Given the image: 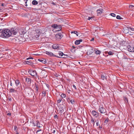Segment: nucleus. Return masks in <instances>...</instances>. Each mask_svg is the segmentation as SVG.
<instances>
[{"label": "nucleus", "instance_id": "f257e3e1", "mask_svg": "<svg viewBox=\"0 0 134 134\" xmlns=\"http://www.w3.org/2000/svg\"><path fill=\"white\" fill-rule=\"evenodd\" d=\"M2 35L4 37L8 38L11 35V31L9 30H5L2 31Z\"/></svg>", "mask_w": 134, "mask_h": 134}, {"label": "nucleus", "instance_id": "f03ea898", "mask_svg": "<svg viewBox=\"0 0 134 134\" xmlns=\"http://www.w3.org/2000/svg\"><path fill=\"white\" fill-rule=\"evenodd\" d=\"M28 72L32 76H36L37 75V73L35 70H29Z\"/></svg>", "mask_w": 134, "mask_h": 134}, {"label": "nucleus", "instance_id": "7ed1b4c3", "mask_svg": "<svg viewBox=\"0 0 134 134\" xmlns=\"http://www.w3.org/2000/svg\"><path fill=\"white\" fill-rule=\"evenodd\" d=\"M98 110L100 113H105L106 112L105 109L102 107L99 106Z\"/></svg>", "mask_w": 134, "mask_h": 134}, {"label": "nucleus", "instance_id": "20e7f679", "mask_svg": "<svg viewBox=\"0 0 134 134\" xmlns=\"http://www.w3.org/2000/svg\"><path fill=\"white\" fill-rule=\"evenodd\" d=\"M46 53L51 57L55 56L56 57L60 58V57H59L55 55L54 54H53L51 52H49L48 51H46Z\"/></svg>", "mask_w": 134, "mask_h": 134}, {"label": "nucleus", "instance_id": "39448f33", "mask_svg": "<svg viewBox=\"0 0 134 134\" xmlns=\"http://www.w3.org/2000/svg\"><path fill=\"white\" fill-rule=\"evenodd\" d=\"M10 31H11V35L13 34L14 35H15L18 32V30L17 29H14L13 28L11 29Z\"/></svg>", "mask_w": 134, "mask_h": 134}, {"label": "nucleus", "instance_id": "423d86ee", "mask_svg": "<svg viewBox=\"0 0 134 134\" xmlns=\"http://www.w3.org/2000/svg\"><path fill=\"white\" fill-rule=\"evenodd\" d=\"M57 22L58 23H61L64 21V19L63 18H57L56 19Z\"/></svg>", "mask_w": 134, "mask_h": 134}, {"label": "nucleus", "instance_id": "0eeeda50", "mask_svg": "<svg viewBox=\"0 0 134 134\" xmlns=\"http://www.w3.org/2000/svg\"><path fill=\"white\" fill-rule=\"evenodd\" d=\"M56 36L58 39H61L63 37L62 35L60 33L57 34L56 35Z\"/></svg>", "mask_w": 134, "mask_h": 134}, {"label": "nucleus", "instance_id": "6e6552de", "mask_svg": "<svg viewBox=\"0 0 134 134\" xmlns=\"http://www.w3.org/2000/svg\"><path fill=\"white\" fill-rule=\"evenodd\" d=\"M59 46L57 44H54L52 46V48L54 49H57L59 48Z\"/></svg>", "mask_w": 134, "mask_h": 134}, {"label": "nucleus", "instance_id": "1a4fd4ad", "mask_svg": "<svg viewBox=\"0 0 134 134\" xmlns=\"http://www.w3.org/2000/svg\"><path fill=\"white\" fill-rule=\"evenodd\" d=\"M31 79L29 77H26V81L29 84H30L31 83Z\"/></svg>", "mask_w": 134, "mask_h": 134}, {"label": "nucleus", "instance_id": "9d476101", "mask_svg": "<svg viewBox=\"0 0 134 134\" xmlns=\"http://www.w3.org/2000/svg\"><path fill=\"white\" fill-rule=\"evenodd\" d=\"M82 41V39H80L78 40H77L75 41V44L76 45H78L80 44L81 42Z\"/></svg>", "mask_w": 134, "mask_h": 134}, {"label": "nucleus", "instance_id": "9b49d317", "mask_svg": "<svg viewBox=\"0 0 134 134\" xmlns=\"http://www.w3.org/2000/svg\"><path fill=\"white\" fill-rule=\"evenodd\" d=\"M103 9H100L97 10V14L98 15L101 14L102 13Z\"/></svg>", "mask_w": 134, "mask_h": 134}, {"label": "nucleus", "instance_id": "f8f14e48", "mask_svg": "<svg viewBox=\"0 0 134 134\" xmlns=\"http://www.w3.org/2000/svg\"><path fill=\"white\" fill-rule=\"evenodd\" d=\"M10 92L11 93H16L17 90L13 88H11L9 89Z\"/></svg>", "mask_w": 134, "mask_h": 134}, {"label": "nucleus", "instance_id": "ddd939ff", "mask_svg": "<svg viewBox=\"0 0 134 134\" xmlns=\"http://www.w3.org/2000/svg\"><path fill=\"white\" fill-rule=\"evenodd\" d=\"M101 78L103 80H104V79H105L107 80V76H106L105 75V74H102L101 75Z\"/></svg>", "mask_w": 134, "mask_h": 134}, {"label": "nucleus", "instance_id": "4468645a", "mask_svg": "<svg viewBox=\"0 0 134 134\" xmlns=\"http://www.w3.org/2000/svg\"><path fill=\"white\" fill-rule=\"evenodd\" d=\"M133 47H131L130 46H129L127 47V48L129 51L131 52H133Z\"/></svg>", "mask_w": 134, "mask_h": 134}, {"label": "nucleus", "instance_id": "2eb2a0df", "mask_svg": "<svg viewBox=\"0 0 134 134\" xmlns=\"http://www.w3.org/2000/svg\"><path fill=\"white\" fill-rule=\"evenodd\" d=\"M93 52V49L92 48H91L90 49L88 50L87 53H89V54H91Z\"/></svg>", "mask_w": 134, "mask_h": 134}, {"label": "nucleus", "instance_id": "dca6fc26", "mask_svg": "<svg viewBox=\"0 0 134 134\" xmlns=\"http://www.w3.org/2000/svg\"><path fill=\"white\" fill-rule=\"evenodd\" d=\"M92 114L94 116L98 115V113H97L96 111L94 110H93L92 111Z\"/></svg>", "mask_w": 134, "mask_h": 134}, {"label": "nucleus", "instance_id": "f3484780", "mask_svg": "<svg viewBox=\"0 0 134 134\" xmlns=\"http://www.w3.org/2000/svg\"><path fill=\"white\" fill-rule=\"evenodd\" d=\"M95 53L96 54H99L101 53V52L99 50H95Z\"/></svg>", "mask_w": 134, "mask_h": 134}, {"label": "nucleus", "instance_id": "a211bd4d", "mask_svg": "<svg viewBox=\"0 0 134 134\" xmlns=\"http://www.w3.org/2000/svg\"><path fill=\"white\" fill-rule=\"evenodd\" d=\"M36 126H37V127H41L40 126V124L39 122L38 121H36Z\"/></svg>", "mask_w": 134, "mask_h": 134}, {"label": "nucleus", "instance_id": "6ab92c4d", "mask_svg": "<svg viewBox=\"0 0 134 134\" xmlns=\"http://www.w3.org/2000/svg\"><path fill=\"white\" fill-rule=\"evenodd\" d=\"M38 2L36 0H33L32 2V3L34 5H36L38 4Z\"/></svg>", "mask_w": 134, "mask_h": 134}, {"label": "nucleus", "instance_id": "aec40b11", "mask_svg": "<svg viewBox=\"0 0 134 134\" xmlns=\"http://www.w3.org/2000/svg\"><path fill=\"white\" fill-rule=\"evenodd\" d=\"M38 60L44 64H45L46 62V60L44 59H38Z\"/></svg>", "mask_w": 134, "mask_h": 134}, {"label": "nucleus", "instance_id": "412c9836", "mask_svg": "<svg viewBox=\"0 0 134 134\" xmlns=\"http://www.w3.org/2000/svg\"><path fill=\"white\" fill-rule=\"evenodd\" d=\"M26 63L27 64L31 65L32 64V63L30 61H27L26 62Z\"/></svg>", "mask_w": 134, "mask_h": 134}, {"label": "nucleus", "instance_id": "4be33fe9", "mask_svg": "<svg viewBox=\"0 0 134 134\" xmlns=\"http://www.w3.org/2000/svg\"><path fill=\"white\" fill-rule=\"evenodd\" d=\"M58 54L59 56L62 57L64 55V54L62 52L60 51L59 52Z\"/></svg>", "mask_w": 134, "mask_h": 134}, {"label": "nucleus", "instance_id": "5701e85b", "mask_svg": "<svg viewBox=\"0 0 134 134\" xmlns=\"http://www.w3.org/2000/svg\"><path fill=\"white\" fill-rule=\"evenodd\" d=\"M58 27L56 26V28L55 29H57V30L59 31L61 30V26L60 25H58Z\"/></svg>", "mask_w": 134, "mask_h": 134}, {"label": "nucleus", "instance_id": "b1692460", "mask_svg": "<svg viewBox=\"0 0 134 134\" xmlns=\"http://www.w3.org/2000/svg\"><path fill=\"white\" fill-rule=\"evenodd\" d=\"M129 9H131L133 10L134 9V5H129Z\"/></svg>", "mask_w": 134, "mask_h": 134}, {"label": "nucleus", "instance_id": "393cba45", "mask_svg": "<svg viewBox=\"0 0 134 134\" xmlns=\"http://www.w3.org/2000/svg\"><path fill=\"white\" fill-rule=\"evenodd\" d=\"M19 83V81L18 80H16L15 81V83L16 86H18Z\"/></svg>", "mask_w": 134, "mask_h": 134}, {"label": "nucleus", "instance_id": "a878e982", "mask_svg": "<svg viewBox=\"0 0 134 134\" xmlns=\"http://www.w3.org/2000/svg\"><path fill=\"white\" fill-rule=\"evenodd\" d=\"M71 33L72 34L74 33V34H76L77 36H78V32L77 31H72L71 32Z\"/></svg>", "mask_w": 134, "mask_h": 134}, {"label": "nucleus", "instance_id": "bb28decb", "mask_svg": "<svg viewBox=\"0 0 134 134\" xmlns=\"http://www.w3.org/2000/svg\"><path fill=\"white\" fill-rule=\"evenodd\" d=\"M35 87H36L35 88V90L36 91V92H38V86L36 85V84H35Z\"/></svg>", "mask_w": 134, "mask_h": 134}, {"label": "nucleus", "instance_id": "cd10ccee", "mask_svg": "<svg viewBox=\"0 0 134 134\" xmlns=\"http://www.w3.org/2000/svg\"><path fill=\"white\" fill-rule=\"evenodd\" d=\"M56 26L57 27H58V25H56V24H53V25H52V27H53V28H54L55 29H56Z\"/></svg>", "mask_w": 134, "mask_h": 134}, {"label": "nucleus", "instance_id": "c85d7f7f", "mask_svg": "<svg viewBox=\"0 0 134 134\" xmlns=\"http://www.w3.org/2000/svg\"><path fill=\"white\" fill-rule=\"evenodd\" d=\"M66 95L64 94H61L60 96L62 98H64L66 97Z\"/></svg>", "mask_w": 134, "mask_h": 134}, {"label": "nucleus", "instance_id": "c756f323", "mask_svg": "<svg viewBox=\"0 0 134 134\" xmlns=\"http://www.w3.org/2000/svg\"><path fill=\"white\" fill-rule=\"evenodd\" d=\"M110 15L113 17H115L116 16L115 14L113 13H110Z\"/></svg>", "mask_w": 134, "mask_h": 134}, {"label": "nucleus", "instance_id": "7c9ffc66", "mask_svg": "<svg viewBox=\"0 0 134 134\" xmlns=\"http://www.w3.org/2000/svg\"><path fill=\"white\" fill-rule=\"evenodd\" d=\"M116 18L117 19H121V18L119 15H117L116 16Z\"/></svg>", "mask_w": 134, "mask_h": 134}, {"label": "nucleus", "instance_id": "2f4dec72", "mask_svg": "<svg viewBox=\"0 0 134 134\" xmlns=\"http://www.w3.org/2000/svg\"><path fill=\"white\" fill-rule=\"evenodd\" d=\"M70 102L72 104H73L74 103V101L73 100H70Z\"/></svg>", "mask_w": 134, "mask_h": 134}, {"label": "nucleus", "instance_id": "473e14b6", "mask_svg": "<svg viewBox=\"0 0 134 134\" xmlns=\"http://www.w3.org/2000/svg\"><path fill=\"white\" fill-rule=\"evenodd\" d=\"M124 100L126 103L128 102V99L126 98H125Z\"/></svg>", "mask_w": 134, "mask_h": 134}, {"label": "nucleus", "instance_id": "72a5a7b5", "mask_svg": "<svg viewBox=\"0 0 134 134\" xmlns=\"http://www.w3.org/2000/svg\"><path fill=\"white\" fill-rule=\"evenodd\" d=\"M108 54H109V55H111L113 54V53H112V52L111 51L108 52Z\"/></svg>", "mask_w": 134, "mask_h": 134}, {"label": "nucleus", "instance_id": "f704fd0d", "mask_svg": "<svg viewBox=\"0 0 134 134\" xmlns=\"http://www.w3.org/2000/svg\"><path fill=\"white\" fill-rule=\"evenodd\" d=\"M63 56H65L66 57H62V58H65L67 57L68 56V55L67 54H64Z\"/></svg>", "mask_w": 134, "mask_h": 134}, {"label": "nucleus", "instance_id": "c9c22d12", "mask_svg": "<svg viewBox=\"0 0 134 134\" xmlns=\"http://www.w3.org/2000/svg\"><path fill=\"white\" fill-rule=\"evenodd\" d=\"M42 93L44 95H43V97H44L46 96V93L45 92L43 91L42 92Z\"/></svg>", "mask_w": 134, "mask_h": 134}, {"label": "nucleus", "instance_id": "e433bc0d", "mask_svg": "<svg viewBox=\"0 0 134 134\" xmlns=\"http://www.w3.org/2000/svg\"><path fill=\"white\" fill-rule=\"evenodd\" d=\"M91 122L92 123H93V125H94V122H95L94 120L92 119L91 120Z\"/></svg>", "mask_w": 134, "mask_h": 134}, {"label": "nucleus", "instance_id": "4c0bfd02", "mask_svg": "<svg viewBox=\"0 0 134 134\" xmlns=\"http://www.w3.org/2000/svg\"><path fill=\"white\" fill-rule=\"evenodd\" d=\"M14 130L15 131H16V130H17V127L15 126L14 127Z\"/></svg>", "mask_w": 134, "mask_h": 134}, {"label": "nucleus", "instance_id": "58836bf2", "mask_svg": "<svg viewBox=\"0 0 134 134\" xmlns=\"http://www.w3.org/2000/svg\"><path fill=\"white\" fill-rule=\"evenodd\" d=\"M126 28L128 30H130L131 29V27H127Z\"/></svg>", "mask_w": 134, "mask_h": 134}, {"label": "nucleus", "instance_id": "ea45409f", "mask_svg": "<svg viewBox=\"0 0 134 134\" xmlns=\"http://www.w3.org/2000/svg\"><path fill=\"white\" fill-rule=\"evenodd\" d=\"M93 17H89L88 18V19L90 20V19H93Z\"/></svg>", "mask_w": 134, "mask_h": 134}, {"label": "nucleus", "instance_id": "a19ab883", "mask_svg": "<svg viewBox=\"0 0 134 134\" xmlns=\"http://www.w3.org/2000/svg\"><path fill=\"white\" fill-rule=\"evenodd\" d=\"M32 124H33L34 126H36V123H35L34 122H33Z\"/></svg>", "mask_w": 134, "mask_h": 134}, {"label": "nucleus", "instance_id": "79ce46f5", "mask_svg": "<svg viewBox=\"0 0 134 134\" xmlns=\"http://www.w3.org/2000/svg\"><path fill=\"white\" fill-rule=\"evenodd\" d=\"M61 101V100L59 99L58 100H57V102L58 103H59Z\"/></svg>", "mask_w": 134, "mask_h": 134}, {"label": "nucleus", "instance_id": "37998d69", "mask_svg": "<svg viewBox=\"0 0 134 134\" xmlns=\"http://www.w3.org/2000/svg\"><path fill=\"white\" fill-rule=\"evenodd\" d=\"M54 117L55 118H58V116L57 115H54Z\"/></svg>", "mask_w": 134, "mask_h": 134}, {"label": "nucleus", "instance_id": "c03bdc74", "mask_svg": "<svg viewBox=\"0 0 134 134\" xmlns=\"http://www.w3.org/2000/svg\"><path fill=\"white\" fill-rule=\"evenodd\" d=\"M72 86L75 89H76V87L74 85H72Z\"/></svg>", "mask_w": 134, "mask_h": 134}, {"label": "nucleus", "instance_id": "a18cd8bd", "mask_svg": "<svg viewBox=\"0 0 134 134\" xmlns=\"http://www.w3.org/2000/svg\"><path fill=\"white\" fill-rule=\"evenodd\" d=\"M108 122V120L107 119H106L104 121L105 123H106L107 124Z\"/></svg>", "mask_w": 134, "mask_h": 134}, {"label": "nucleus", "instance_id": "49530a36", "mask_svg": "<svg viewBox=\"0 0 134 134\" xmlns=\"http://www.w3.org/2000/svg\"><path fill=\"white\" fill-rule=\"evenodd\" d=\"M130 30L132 31H134V28H131Z\"/></svg>", "mask_w": 134, "mask_h": 134}, {"label": "nucleus", "instance_id": "de8ad7c7", "mask_svg": "<svg viewBox=\"0 0 134 134\" xmlns=\"http://www.w3.org/2000/svg\"><path fill=\"white\" fill-rule=\"evenodd\" d=\"M99 125V122H98L96 123V125L97 126H98V125Z\"/></svg>", "mask_w": 134, "mask_h": 134}, {"label": "nucleus", "instance_id": "09e8293b", "mask_svg": "<svg viewBox=\"0 0 134 134\" xmlns=\"http://www.w3.org/2000/svg\"><path fill=\"white\" fill-rule=\"evenodd\" d=\"M55 132V130H53L52 132V133H54Z\"/></svg>", "mask_w": 134, "mask_h": 134}, {"label": "nucleus", "instance_id": "8fccbe9b", "mask_svg": "<svg viewBox=\"0 0 134 134\" xmlns=\"http://www.w3.org/2000/svg\"><path fill=\"white\" fill-rule=\"evenodd\" d=\"M94 40V38H92L91 40V41H93Z\"/></svg>", "mask_w": 134, "mask_h": 134}, {"label": "nucleus", "instance_id": "3c124183", "mask_svg": "<svg viewBox=\"0 0 134 134\" xmlns=\"http://www.w3.org/2000/svg\"><path fill=\"white\" fill-rule=\"evenodd\" d=\"M70 100L69 98L67 99V100L68 102H69V100Z\"/></svg>", "mask_w": 134, "mask_h": 134}, {"label": "nucleus", "instance_id": "603ef678", "mask_svg": "<svg viewBox=\"0 0 134 134\" xmlns=\"http://www.w3.org/2000/svg\"><path fill=\"white\" fill-rule=\"evenodd\" d=\"M29 58H30V59H33V58L32 57H29Z\"/></svg>", "mask_w": 134, "mask_h": 134}, {"label": "nucleus", "instance_id": "864d4df0", "mask_svg": "<svg viewBox=\"0 0 134 134\" xmlns=\"http://www.w3.org/2000/svg\"><path fill=\"white\" fill-rule=\"evenodd\" d=\"M1 5L2 6H4V4L3 3H2V4H1Z\"/></svg>", "mask_w": 134, "mask_h": 134}, {"label": "nucleus", "instance_id": "5fc2aeb1", "mask_svg": "<svg viewBox=\"0 0 134 134\" xmlns=\"http://www.w3.org/2000/svg\"><path fill=\"white\" fill-rule=\"evenodd\" d=\"M52 4L53 5H55V4L54 2H52Z\"/></svg>", "mask_w": 134, "mask_h": 134}, {"label": "nucleus", "instance_id": "6e6d98bb", "mask_svg": "<svg viewBox=\"0 0 134 134\" xmlns=\"http://www.w3.org/2000/svg\"><path fill=\"white\" fill-rule=\"evenodd\" d=\"M39 36V35H38H38H37V36H36V38H37V37H38Z\"/></svg>", "mask_w": 134, "mask_h": 134}, {"label": "nucleus", "instance_id": "4d7b16f0", "mask_svg": "<svg viewBox=\"0 0 134 134\" xmlns=\"http://www.w3.org/2000/svg\"><path fill=\"white\" fill-rule=\"evenodd\" d=\"M10 85L11 86H12V83L11 82H10Z\"/></svg>", "mask_w": 134, "mask_h": 134}, {"label": "nucleus", "instance_id": "13d9d810", "mask_svg": "<svg viewBox=\"0 0 134 134\" xmlns=\"http://www.w3.org/2000/svg\"><path fill=\"white\" fill-rule=\"evenodd\" d=\"M99 28H100V30H102V27H100Z\"/></svg>", "mask_w": 134, "mask_h": 134}, {"label": "nucleus", "instance_id": "bf43d9fd", "mask_svg": "<svg viewBox=\"0 0 134 134\" xmlns=\"http://www.w3.org/2000/svg\"><path fill=\"white\" fill-rule=\"evenodd\" d=\"M133 52H134V47H133Z\"/></svg>", "mask_w": 134, "mask_h": 134}, {"label": "nucleus", "instance_id": "052dcab7", "mask_svg": "<svg viewBox=\"0 0 134 134\" xmlns=\"http://www.w3.org/2000/svg\"><path fill=\"white\" fill-rule=\"evenodd\" d=\"M29 59H30V58H27V59H26V60H29Z\"/></svg>", "mask_w": 134, "mask_h": 134}, {"label": "nucleus", "instance_id": "680f3d73", "mask_svg": "<svg viewBox=\"0 0 134 134\" xmlns=\"http://www.w3.org/2000/svg\"><path fill=\"white\" fill-rule=\"evenodd\" d=\"M16 134H19L18 133H17Z\"/></svg>", "mask_w": 134, "mask_h": 134}, {"label": "nucleus", "instance_id": "e2e57ef3", "mask_svg": "<svg viewBox=\"0 0 134 134\" xmlns=\"http://www.w3.org/2000/svg\"><path fill=\"white\" fill-rule=\"evenodd\" d=\"M59 63H61V62H60Z\"/></svg>", "mask_w": 134, "mask_h": 134}, {"label": "nucleus", "instance_id": "0e129e2a", "mask_svg": "<svg viewBox=\"0 0 134 134\" xmlns=\"http://www.w3.org/2000/svg\"><path fill=\"white\" fill-rule=\"evenodd\" d=\"M39 131V130H38L37 131V132H38Z\"/></svg>", "mask_w": 134, "mask_h": 134}, {"label": "nucleus", "instance_id": "69168bd1", "mask_svg": "<svg viewBox=\"0 0 134 134\" xmlns=\"http://www.w3.org/2000/svg\"><path fill=\"white\" fill-rule=\"evenodd\" d=\"M62 57H66L65 56H62Z\"/></svg>", "mask_w": 134, "mask_h": 134}, {"label": "nucleus", "instance_id": "338daca9", "mask_svg": "<svg viewBox=\"0 0 134 134\" xmlns=\"http://www.w3.org/2000/svg\"><path fill=\"white\" fill-rule=\"evenodd\" d=\"M100 127V128H102V127Z\"/></svg>", "mask_w": 134, "mask_h": 134}, {"label": "nucleus", "instance_id": "774afa93", "mask_svg": "<svg viewBox=\"0 0 134 134\" xmlns=\"http://www.w3.org/2000/svg\"><path fill=\"white\" fill-rule=\"evenodd\" d=\"M68 93H69V91H68Z\"/></svg>", "mask_w": 134, "mask_h": 134}]
</instances>
